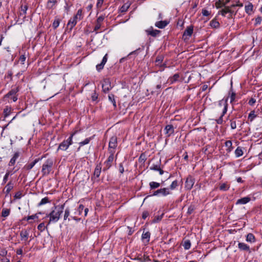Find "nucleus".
Here are the masks:
<instances>
[{
    "mask_svg": "<svg viewBox=\"0 0 262 262\" xmlns=\"http://www.w3.org/2000/svg\"><path fill=\"white\" fill-rule=\"evenodd\" d=\"M64 205H58L54 207L53 210L47 215L50 217L49 224L50 223H56L59 219L61 214L63 212Z\"/></svg>",
    "mask_w": 262,
    "mask_h": 262,
    "instance_id": "f257e3e1",
    "label": "nucleus"
},
{
    "mask_svg": "<svg viewBox=\"0 0 262 262\" xmlns=\"http://www.w3.org/2000/svg\"><path fill=\"white\" fill-rule=\"evenodd\" d=\"M83 18L82 16V10L81 9H79L76 14L71 18L69 20L67 27L69 28L70 31L76 26L78 20H80Z\"/></svg>",
    "mask_w": 262,
    "mask_h": 262,
    "instance_id": "f03ea898",
    "label": "nucleus"
},
{
    "mask_svg": "<svg viewBox=\"0 0 262 262\" xmlns=\"http://www.w3.org/2000/svg\"><path fill=\"white\" fill-rule=\"evenodd\" d=\"M53 161L51 159H47L43 164L41 172L43 176L48 175L52 169Z\"/></svg>",
    "mask_w": 262,
    "mask_h": 262,
    "instance_id": "7ed1b4c3",
    "label": "nucleus"
},
{
    "mask_svg": "<svg viewBox=\"0 0 262 262\" xmlns=\"http://www.w3.org/2000/svg\"><path fill=\"white\" fill-rule=\"evenodd\" d=\"M76 132L72 134L71 136L67 139L63 141L58 146L57 148V150H61L65 151L66 150L70 145H72L73 143V137L76 134Z\"/></svg>",
    "mask_w": 262,
    "mask_h": 262,
    "instance_id": "20e7f679",
    "label": "nucleus"
},
{
    "mask_svg": "<svg viewBox=\"0 0 262 262\" xmlns=\"http://www.w3.org/2000/svg\"><path fill=\"white\" fill-rule=\"evenodd\" d=\"M103 92L105 93H108L112 88L111 83L109 79H105L103 81L102 85Z\"/></svg>",
    "mask_w": 262,
    "mask_h": 262,
    "instance_id": "39448f33",
    "label": "nucleus"
},
{
    "mask_svg": "<svg viewBox=\"0 0 262 262\" xmlns=\"http://www.w3.org/2000/svg\"><path fill=\"white\" fill-rule=\"evenodd\" d=\"M117 139L116 136H113L111 138L109 144H108V148L109 151L112 150L115 151V149L117 147Z\"/></svg>",
    "mask_w": 262,
    "mask_h": 262,
    "instance_id": "423d86ee",
    "label": "nucleus"
},
{
    "mask_svg": "<svg viewBox=\"0 0 262 262\" xmlns=\"http://www.w3.org/2000/svg\"><path fill=\"white\" fill-rule=\"evenodd\" d=\"M110 153L111 155L107 158V160L104 163L105 167L104 168L103 170H105L110 168L112 165L111 163L113 161L114 151L111 150Z\"/></svg>",
    "mask_w": 262,
    "mask_h": 262,
    "instance_id": "0eeeda50",
    "label": "nucleus"
},
{
    "mask_svg": "<svg viewBox=\"0 0 262 262\" xmlns=\"http://www.w3.org/2000/svg\"><path fill=\"white\" fill-rule=\"evenodd\" d=\"M194 183V179L192 176H189L186 179L185 181V187L187 190H190Z\"/></svg>",
    "mask_w": 262,
    "mask_h": 262,
    "instance_id": "6e6552de",
    "label": "nucleus"
},
{
    "mask_svg": "<svg viewBox=\"0 0 262 262\" xmlns=\"http://www.w3.org/2000/svg\"><path fill=\"white\" fill-rule=\"evenodd\" d=\"M193 31L192 26L188 27L183 34V38L184 40H187L191 36Z\"/></svg>",
    "mask_w": 262,
    "mask_h": 262,
    "instance_id": "1a4fd4ad",
    "label": "nucleus"
},
{
    "mask_svg": "<svg viewBox=\"0 0 262 262\" xmlns=\"http://www.w3.org/2000/svg\"><path fill=\"white\" fill-rule=\"evenodd\" d=\"M180 76L178 73L174 74L172 76L170 77L167 80V83L172 84L180 80Z\"/></svg>",
    "mask_w": 262,
    "mask_h": 262,
    "instance_id": "9d476101",
    "label": "nucleus"
},
{
    "mask_svg": "<svg viewBox=\"0 0 262 262\" xmlns=\"http://www.w3.org/2000/svg\"><path fill=\"white\" fill-rule=\"evenodd\" d=\"M29 230H21L20 232V237L21 241H27L29 236Z\"/></svg>",
    "mask_w": 262,
    "mask_h": 262,
    "instance_id": "9b49d317",
    "label": "nucleus"
},
{
    "mask_svg": "<svg viewBox=\"0 0 262 262\" xmlns=\"http://www.w3.org/2000/svg\"><path fill=\"white\" fill-rule=\"evenodd\" d=\"M227 107H228L227 103L226 102H225L224 104V109L223 110L222 114L221 115L220 117L218 119L216 120V122L217 124H221L223 123V117L225 115V114L227 112Z\"/></svg>",
    "mask_w": 262,
    "mask_h": 262,
    "instance_id": "f8f14e48",
    "label": "nucleus"
},
{
    "mask_svg": "<svg viewBox=\"0 0 262 262\" xmlns=\"http://www.w3.org/2000/svg\"><path fill=\"white\" fill-rule=\"evenodd\" d=\"M245 12L248 15L253 12V5L251 3L248 2L245 6Z\"/></svg>",
    "mask_w": 262,
    "mask_h": 262,
    "instance_id": "ddd939ff",
    "label": "nucleus"
},
{
    "mask_svg": "<svg viewBox=\"0 0 262 262\" xmlns=\"http://www.w3.org/2000/svg\"><path fill=\"white\" fill-rule=\"evenodd\" d=\"M107 54H105V56L103 57L101 62L100 64H98L96 66V69L98 71H100L102 69H103L104 66L106 63L107 58Z\"/></svg>",
    "mask_w": 262,
    "mask_h": 262,
    "instance_id": "4468645a",
    "label": "nucleus"
},
{
    "mask_svg": "<svg viewBox=\"0 0 262 262\" xmlns=\"http://www.w3.org/2000/svg\"><path fill=\"white\" fill-rule=\"evenodd\" d=\"M160 196H166L168 195L171 194V192L168 188H163L159 189Z\"/></svg>",
    "mask_w": 262,
    "mask_h": 262,
    "instance_id": "2eb2a0df",
    "label": "nucleus"
},
{
    "mask_svg": "<svg viewBox=\"0 0 262 262\" xmlns=\"http://www.w3.org/2000/svg\"><path fill=\"white\" fill-rule=\"evenodd\" d=\"M250 200H251L250 198H249L248 196L244 197V198H242L241 199L237 200L236 202V205L246 204L248 203V202H249L250 201Z\"/></svg>",
    "mask_w": 262,
    "mask_h": 262,
    "instance_id": "dca6fc26",
    "label": "nucleus"
},
{
    "mask_svg": "<svg viewBox=\"0 0 262 262\" xmlns=\"http://www.w3.org/2000/svg\"><path fill=\"white\" fill-rule=\"evenodd\" d=\"M164 130L165 131V134L167 135V137H169L174 133V128L172 125H166Z\"/></svg>",
    "mask_w": 262,
    "mask_h": 262,
    "instance_id": "f3484780",
    "label": "nucleus"
},
{
    "mask_svg": "<svg viewBox=\"0 0 262 262\" xmlns=\"http://www.w3.org/2000/svg\"><path fill=\"white\" fill-rule=\"evenodd\" d=\"M238 248L242 251H248L250 252V247L244 243H238Z\"/></svg>",
    "mask_w": 262,
    "mask_h": 262,
    "instance_id": "a211bd4d",
    "label": "nucleus"
},
{
    "mask_svg": "<svg viewBox=\"0 0 262 262\" xmlns=\"http://www.w3.org/2000/svg\"><path fill=\"white\" fill-rule=\"evenodd\" d=\"M19 156V152H16L14 153L13 156L11 159L9 163V166H13L16 163V160L18 159V158Z\"/></svg>",
    "mask_w": 262,
    "mask_h": 262,
    "instance_id": "6ab92c4d",
    "label": "nucleus"
},
{
    "mask_svg": "<svg viewBox=\"0 0 262 262\" xmlns=\"http://www.w3.org/2000/svg\"><path fill=\"white\" fill-rule=\"evenodd\" d=\"M168 24L167 20H161L157 21L155 24L156 27L160 29H163L165 28Z\"/></svg>",
    "mask_w": 262,
    "mask_h": 262,
    "instance_id": "aec40b11",
    "label": "nucleus"
},
{
    "mask_svg": "<svg viewBox=\"0 0 262 262\" xmlns=\"http://www.w3.org/2000/svg\"><path fill=\"white\" fill-rule=\"evenodd\" d=\"M101 171V166L100 164H98L95 167L94 172V177L98 178Z\"/></svg>",
    "mask_w": 262,
    "mask_h": 262,
    "instance_id": "412c9836",
    "label": "nucleus"
},
{
    "mask_svg": "<svg viewBox=\"0 0 262 262\" xmlns=\"http://www.w3.org/2000/svg\"><path fill=\"white\" fill-rule=\"evenodd\" d=\"M150 233L149 232L147 231L146 232H143L142 235V239L144 242L145 241L146 243H148L150 239Z\"/></svg>",
    "mask_w": 262,
    "mask_h": 262,
    "instance_id": "4be33fe9",
    "label": "nucleus"
},
{
    "mask_svg": "<svg viewBox=\"0 0 262 262\" xmlns=\"http://www.w3.org/2000/svg\"><path fill=\"white\" fill-rule=\"evenodd\" d=\"M38 161H39L38 159H35V160H34L31 163H29V164L26 165L25 166V168L27 170H30V169H31L34 166V165L38 162Z\"/></svg>",
    "mask_w": 262,
    "mask_h": 262,
    "instance_id": "5701e85b",
    "label": "nucleus"
},
{
    "mask_svg": "<svg viewBox=\"0 0 262 262\" xmlns=\"http://www.w3.org/2000/svg\"><path fill=\"white\" fill-rule=\"evenodd\" d=\"M246 241L251 243L255 242V237L252 233H248L246 236Z\"/></svg>",
    "mask_w": 262,
    "mask_h": 262,
    "instance_id": "b1692460",
    "label": "nucleus"
},
{
    "mask_svg": "<svg viewBox=\"0 0 262 262\" xmlns=\"http://www.w3.org/2000/svg\"><path fill=\"white\" fill-rule=\"evenodd\" d=\"M19 88L18 87L16 88L12 89L11 91L9 92V93L6 95V97H9L10 96L15 95L18 92Z\"/></svg>",
    "mask_w": 262,
    "mask_h": 262,
    "instance_id": "393cba45",
    "label": "nucleus"
},
{
    "mask_svg": "<svg viewBox=\"0 0 262 262\" xmlns=\"http://www.w3.org/2000/svg\"><path fill=\"white\" fill-rule=\"evenodd\" d=\"M13 184L11 182H9L7 185L5 187V192L7 194H8L10 191L13 189Z\"/></svg>",
    "mask_w": 262,
    "mask_h": 262,
    "instance_id": "a878e982",
    "label": "nucleus"
},
{
    "mask_svg": "<svg viewBox=\"0 0 262 262\" xmlns=\"http://www.w3.org/2000/svg\"><path fill=\"white\" fill-rule=\"evenodd\" d=\"M225 146L227 148L226 150L228 152H230L232 149V143L231 141L228 140L225 143Z\"/></svg>",
    "mask_w": 262,
    "mask_h": 262,
    "instance_id": "bb28decb",
    "label": "nucleus"
},
{
    "mask_svg": "<svg viewBox=\"0 0 262 262\" xmlns=\"http://www.w3.org/2000/svg\"><path fill=\"white\" fill-rule=\"evenodd\" d=\"M228 12L229 6H224V8L219 12V14H221L223 16H225L226 14L229 13Z\"/></svg>",
    "mask_w": 262,
    "mask_h": 262,
    "instance_id": "cd10ccee",
    "label": "nucleus"
},
{
    "mask_svg": "<svg viewBox=\"0 0 262 262\" xmlns=\"http://www.w3.org/2000/svg\"><path fill=\"white\" fill-rule=\"evenodd\" d=\"M146 32L148 35H150L153 37L157 36L160 32L159 30H146Z\"/></svg>",
    "mask_w": 262,
    "mask_h": 262,
    "instance_id": "c85d7f7f",
    "label": "nucleus"
},
{
    "mask_svg": "<svg viewBox=\"0 0 262 262\" xmlns=\"http://www.w3.org/2000/svg\"><path fill=\"white\" fill-rule=\"evenodd\" d=\"M57 2V0H48L47 2V8L49 9H53Z\"/></svg>",
    "mask_w": 262,
    "mask_h": 262,
    "instance_id": "c756f323",
    "label": "nucleus"
},
{
    "mask_svg": "<svg viewBox=\"0 0 262 262\" xmlns=\"http://www.w3.org/2000/svg\"><path fill=\"white\" fill-rule=\"evenodd\" d=\"M230 186L227 183H224L220 185L219 189L221 191H225L229 189Z\"/></svg>",
    "mask_w": 262,
    "mask_h": 262,
    "instance_id": "7c9ffc66",
    "label": "nucleus"
},
{
    "mask_svg": "<svg viewBox=\"0 0 262 262\" xmlns=\"http://www.w3.org/2000/svg\"><path fill=\"white\" fill-rule=\"evenodd\" d=\"M149 187L151 189H154L160 187V184L156 182H151L149 183Z\"/></svg>",
    "mask_w": 262,
    "mask_h": 262,
    "instance_id": "2f4dec72",
    "label": "nucleus"
},
{
    "mask_svg": "<svg viewBox=\"0 0 262 262\" xmlns=\"http://www.w3.org/2000/svg\"><path fill=\"white\" fill-rule=\"evenodd\" d=\"M10 213V209L7 208H4L2 212V216L4 217L8 216Z\"/></svg>",
    "mask_w": 262,
    "mask_h": 262,
    "instance_id": "473e14b6",
    "label": "nucleus"
},
{
    "mask_svg": "<svg viewBox=\"0 0 262 262\" xmlns=\"http://www.w3.org/2000/svg\"><path fill=\"white\" fill-rule=\"evenodd\" d=\"M183 246L185 250H188L191 247V242L189 240H186L183 244Z\"/></svg>",
    "mask_w": 262,
    "mask_h": 262,
    "instance_id": "72a5a7b5",
    "label": "nucleus"
},
{
    "mask_svg": "<svg viewBox=\"0 0 262 262\" xmlns=\"http://www.w3.org/2000/svg\"><path fill=\"white\" fill-rule=\"evenodd\" d=\"M49 202H50V201H49L48 198L45 197V198H43L40 201V202L38 204L37 206L38 207L41 206L46 204Z\"/></svg>",
    "mask_w": 262,
    "mask_h": 262,
    "instance_id": "f704fd0d",
    "label": "nucleus"
},
{
    "mask_svg": "<svg viewBox=\"0 0 262 262\" xmlns=\"http://www.w3.org/2000/svg\"><path fill=\"white\" fill-rule=\"evenodd\" d=\"M108 100L111 102L115 107H116V101L115 99V96L113 94H110L108 95Z\"/></svg>",
    "mask_w": 262,
    "mask_h": 262,
    "instance_id": "c9c22d12",
    "label": "nucleus"
},
{
    "mask_svg": "<svg viewBox=\"0 0 262 262\" xmlns=\"http://www.w3.org/2000/svg\"><path fill=\"white\" fill-rule=\"evenodd\" d=\"M210 25L212 28H217L220 26V23L216 20L213 19L210 21Z\"/></svg>",
    "mask_w": 262,
    "mask_h": 262,
    "instance_id": "e433bc0d",
    "label": "nucleus"
},
{
    "mask_svg": "<svg viewBox=\"0 0 262 262\" xmlns=\"http://www.w3.org/2000/svg\"><path fill=\"white\" fill-rule=\"evenodd\" d=\"M160 164L159 162H157V164H152L151 165L150 167V169L152 170L157 171L158 170H159V168Z\"/></svg>",
    "mask_w": 262,
    "mask_h": 262,
    "instance_id": "4c0bfd02",
    "label": "nucleus"
},
{
    "mask_svg": "<svg viewBox=\"0 0 262 262\" xmlns=\"http://www.w3.org/2000/svg\"><path fill=\"white\" fill-rule=\"evenodd\" d=\"M243 154V150L242 148L239 147H238L235 150V155L236 157H239L242 156Z\"/></svg>",
    "mask_w": 262,
    "mask_h": 262,
    "instance_id": "58836bf2",
    "label": "nucleus"
},
{
    "mask_svg": "<svg viewBox=\"0 0 262 262\" xmlns=\"http://www.w3.org/2000/svg\"><path fill=\"white\" fill-rule=\"evenodd\" d=\"M178 181L177 180H175L172 182V183L170 185L169 188H168L169 189V190H173L178 186Z\"/></svg>",
    "mask_w": 262,
    "mask_h": 262,
    "instance_id": "ea45409f",
    "label": "nucleus"
},
{
    "mask_svg": "<svg viewBox=\"0 0 262 262\" xmlns=\"http://www.w3.org/2000/svg\"><path fill=\"white\" fill-rule=\"evenodd\" d=\"M256 117L254 111H251L248 115V120L252 122Z\"/></svg>",
    "mask_w": 262,
    "mask_h": 262,
    "instance_id": "a19ab883",
    "label": "nucleus"
},
{
    "mask_svg": "<svg viewBox=\"0 0 262 262\" xmlns=\"http://www.w3.org/2000/svg\"><path fill=\"white\" fill-rule=\"evenodd\" d=\"M91 140V138H86L84 141L79 142V144L80 145V147L89 144V142H90Z\"/></svg>",
    "mask_w": 262,
    "mask_h": 262,
    "instance_id": "79ce46f5",
    "label": "nucleus"
},
{
    "mask_svg": "<svg viewBox=\"0 0 262 262\" xmlns=\"http://www.w3.org/2000/svg\"><path fill=\"white\" fill-rule=\"evenodd\" d=\"M60 20L59 18H56L53 21L52 27L54 29H56L59 25Z\"/></svg>",
    "mask_w": 262,
    "mask_h": 262,
    "instance_id": "37998d69",
    "label": "nucleus"
},
{
    "mask_svg": "<svg viewBox=\"0 0 262 262\" xmlns=\"http://www.w3.org/2000/svg\"><path fill=\"white\" fill-rule=\"evenodd\" d=\"M10 108L7 106L6 108H4V114L5 118L7 117L10 115Z\"/></svg>",
    "mask_w": 262,
    "mask_h": 262,
    "instance_id": "c03bdc74",
    "label": "nucleus"
},
{
    "mask_svg": "<svg viewBox=\"0 0 262 262\" xmlns=\"http://www.w3.org/2000/svg\"><path fill=\"white\" fill-rule=\"evenodd\" d=\"M163 215H164V213H162L160 215H157V216H155L154 220H153V222L154 223L159 222V221H160L162 220V219L163 217Z\"/></svg>",
    "mask_w": 262,
    "mask_h": 262,
    "instance_id": "a18cd8bd",
    "label": "nucleus"
},
{
    "mask_svg": "<svg viewBox=\"0 0 262 262\" xmlns=\"http://www.w3.org/2000/svg\"><path fill=\"white\" fill-rule=\"evenodd\" d=\"M84 209V206L82 204H80L79 206V207L78 208L77 210V212H75V213H77V214L80 215L82 214V210Z\"/></svg>",
    "mask_w": 262,
    "mask_h": 262,
    "instance_id": "49530a36",
    "label": "nucleus"
},
{
    "mask_svg": "<svg viewBox=\"0 0 262 262\" xmlns=\"http://www.w3.org/2000/svg\"><path fill=\"white\" fill-rule=\"evenodd\" d=\"M229 16H228V18H232V15H236V13H237V11H234L233 10H232V9H230V7L229 6Z\"/></svg>",
    "mask_w": 262,
    "mask_h": 262,
    "instance_id": "de8ad7c7",
    "label": "nucleus"
},
{
    "mask_svg": "<svg viewBox=\"0 0 262 262\" xmlns=\"http://www.w3.org/2000/svg\"><path fill=\"white\" fill-rule=\"evenodd\" d=\"M70 213V210L69 208H67L66 210H64V220H66L68 217H69Z\"/></svg>",
    "mask_w": 262,
    "mask_h": 262,
    "instance_id": "09e8293b",
    "label": "nucleus"
},
{
    "mask_svg": "<svg viewBox=\"0 0 262 262\" xmlns=\"http://www.w3.org/2000/svg\"><path fill=\"white\" fill-rule=\"evenodd\" d=\"M262 18L260 16H258L255 19V26H257L258 25H260L261 23Z\"/></svg>",
    "mask_w": 262,
    "mask_h": 262,
    "instance_id": "8fccbe9b",
    "label": "nucleus"
},
{
    "mask_svg": "<svg viewBox=\"0 0 262 262\" xmlns=\"http://www.w3.org/2000/svg\"><path fill=\"white\" fill-rule=\"evenodd\" d=\"M129 8V6L127 4H124L120 9V11L121 12H126Z\"/></svg>",
    "mask_w": 262,
    "mask_h": 262,
    "instance_id": "3c124183",
    "label": "nucleus"
},
{
    "mask_svg": "<svg viewBox=\"0 0 262 262\" xmlns=\"http://www.w3.org/2000/svg\"><path fill=\"white\" fill-rule=\"evenodd\" d=\"M37 229L40 232H42L45 229L44 223H41L39 224L37 226Z\"/></svg>",
    "mask_w": 262,
    "mask_h": 262,
    "instance_id": "603ef678",
    "label": "nucleus"
},
{
    "mask_svg": "<svg viewBox=\"0 0 262 262\" xmlns=\"http://www.w3.org/2000/svg\"><path fill=\"white\" fill-rule=\"evenodd\" d=\"M38 216L37 214H33L32 215L28 216L25 219L28 221L30 220H34V219H38Z\"/></svg>",
    "mask_w": 262,
    "mask_h": 262,
    "instance_id": "864d4df0",
    "label": "nucleus"
},
{
    "mask_svg": "<svg viewBox=\"0 0 262 262\" xmlns=\"http://www.w3.org/2000/svg\"><path fill=\"white\" fill-rule=\"evenodd\" d=\"M9 176V171H7L4 177L3 180V184H5L7 182V181H8Z\"/></svg>",
    "mask_w": 262,
    "mask_h": 262,
    "instance_id": "5fc2aeb1",
    "label": "nucleus"
},
{
    "mask_svg": "<svg viewBox=\"0 0 262 262\" xmlns=\"http://www.w3.org/2000/svg\"><path fill=\"white\" fill-rule=\"evenodd\" d=\"M104 0H97L96 7L98 9H100L103 5Z\"/></svg>",
    "mask_w": 262,
    "mask_h": 262,
    "instance_id": "6e6d98bb",
    "label": "nucleus"
},
{
    "mask_svg": "<svg viewBox=\"0 0 262 262\" xmlns=\"http://www.w3.org/2000/svg\"><path fill=\"white\" fill-rule=\"evenodd\" d=\"M230 126L231 129H234L236 127V122L234 120H230Z\"/></svg>",
    "mask_w": 262,
    "mask_h": 262,
    "instance_id": "4d7b16f0",
    "label": "nucleus"
},
{
    "mask_svg": "<svg viewBox=\"0 0 262 262\" xmlns=\"http://www.w3.org/2000/svg\"><path fill=\"white\" fill-rule=\"evenodd\" d=\"M26 57L25 55H21L19 58V61L23 64H24Z\"/></svg>",
    "mask_w": 262,
    "mask_h": 262,
    "instance_id": "13d9d810",
    "label": "nucleus"
},
{
    "mask_svg": "<svg viewBox=\"0 0 262 262\" xmlns=\"http://www.w3.org/2000/svg\"><path fill=\"white\" fill-rule=\"evenodd\" d=\"M7 254V251L5 249H3L0 250V255L3 257H5Z\"/></svg>",
    "mask_w": 262,
    "mask_h": 262,
    "instance_id": "bf43d9fd",
    "label": "nucleus"
},
{
    "mask_svg": "<svg viewBox=\"0 0 262 262\" xmlns=\"http://www.w3.org/2000/svg\"><path fill=\"white\" fill-rule=\"evenodd\" d=\"M144 47H143L142 49H141L139 48L137 49V50L132 52L129 55H133V54L137 55L140 51L144 50Z\"/></svg>",
    "mask_w": 262,
    "mask_h": 262,
    "instance_id": "052dcab7",
    "label": "nucleus"
},
{
    "mask_svg": "<svg viewBox=\"0 0 262 262\" xmlns=\"http://www.w3.org/2000/svg\"><path fill=\"white\" fill-rule=\"evenodd\" d=\"M215 6L216 8L219 9L224 7V4L222 3L220 1L216 2Z\"/></svg>",
    "mask_w": 262,
    "mask_h": 262,
    "instance_id": "680f3d73",
    "label": "nucleus"
},
{
    "mask_svg": "<svg viewBox=\"0 0 262 262\" xmlns=\"http://www.w3.org/2000/svg\"><path fill=\"white\" fill-rule=\"evenodd\" d=\"M194 210V206H192V205L190 206L188 208L187 213L189 214H191L193 212Z\"/></svg>",
    "mask_w": 262,
    "mask_h": 262,
    "instance_id": "e2e57ef3",
    "label": "nucleus"
},
{
    "mask_svg": "<svg viewBox=\"0 0 262 262\" xmlns=\"http://www.w3.org/2000/svg\"><path fill=\"white\" fill-rule=\"evenodd\" d=\"M104 19V16L103 15L99 16L97 19V23L101 24Z\"/></svg>",
    "mask_w": 262,
    "mask_h": 262,
    "instance_id": "0e129e2a",
    "label": "nucleus"
},
{
    "mask_svg": "<svg viewBox=\"0 0 262 262\" xmlns=\"http://www.w3.org/2000/svg\"><path fill=\"white\" fill-rule=\"evenodd\" d=\"M91 98L93 101H95L98 98V95L95 92H94L92 94Z\"/></svg>",
    "mask_w": 262,
    "mask_h": 262,
    "instance_id": "69168bd1",
    "label": "nucleus"
},
{
    "mask_svg": "<svg viewBox=\"0 0 262 262\" xmlns=\"http://www.w3.org/2000/svg\"><path fill=\"white\" fill-rule=\"evenodd\" d=\"M150 261L149 257L148 256L144 255L143 257V259L141 260V262H148Z\"/></svg>",
    "mask_w": 262,
    "mask_h": 262,
    "instance_id": "338daca9",
    "label": "nucleus"
},
{
    "mask_svg": "<svg viewBox=\"0 0 262 262\" xmlns=\"http://www.w3.org/2000/svg\"><path fill=\"white\" fill-rule=\"evenodd\" d=\"M202 14L204 16H207L210 15V13L208 10H207L206 9H203L202 10Z\"/></svg>",
    "mask_w": 262,
    "mask_h": 262,
    "instance_id": "774afa93",
    "label": "nucleus"
}]
</instances>
